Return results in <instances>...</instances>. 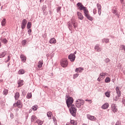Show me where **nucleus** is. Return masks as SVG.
<instances>
[{
  "label": "nucleus",
  "instance_id": "1",
  "mask_svg": "<svg viewBox=\"0 0 125 125\" xmlns=\"http://www.w3.org/2000/svg\"><path fill=\"white\" fill-rule=\"evenodd\" d=\"M67 25L70 30H71V28L73 27L74 29H77L78 28V22L75 20L74 18H72L70 21L67 22Z\"/></svg>",
  "mask_w": 125,
  "mask_h": 125
},
{
  "label": "nucleus",
  "instance_id": "2",
  "mask_svg": "<svg viewBox=\"0 0 125 125\" xmlns=\"http://www.w3.org/2000/svg\"><path fill=\"white\" fill-rule=\"evenodd\" d=\"M68 108H69V111L72 116H73V117H76L77 114V108L75 104L71 105Z\"/></svg>",
  "mask_w": 125,
  "mask_h": 125
},
{
  "label": "nucleus",
  "instance_id": "3",
  "mask_svg": "<svg viewBox=\"0 0 125 125\" xmlns=\"http://www.w3.org/2000/svg\"><path fill=\"white\" fill-rule=\"evenodd\" d=\"M83 105H84V101L83 100L80 99L76 101V106L77 108H81Z\"/></svg>",
  "mask_w": 125,
  "mask_h": 125
},
{
  "label": "nucleus",
  "instance_id": "4",
  "mask_svg": "<svg viewBox=\"0 0 125 125\" xmlns=\"http://www.w3.org/2000/svg\"><path fill=\"white\" fill-rule=\"evenodd\" d=\"M67 106L68 108H70L71 105H73V102H74V99L71 97H67V99L66 100Z\"/></svg>",
  "mask_w": 125,
  "mask_h": 125
},
{
  "label": "nucleus",
  "instance_id": "5",
  "mask_svg": "<svg viewBox=\"0 0 125 125\" xmlns=\"http://www.w3.org/2000/svg\"><path fill=\"white\" fill-rule=\"evenodd\" d=\"M68 59L70 60L71 62H74L76 60V55L75 54L71 53L68 56Z\"/></svg>",
  "mask_w": 125,
  "mask_h": 125
},
{
  "label": "nucleus",
  "instance_id": "6",
  "mask_svg": "<svg viewBox=\"0 0 125 125\" xmlns=\"http://www.w3.org/2000/svg\"><path fill=\"white\" fill-rule=\"evenodd\" d=\"M13 106L14 107H18L19 109H21L22 107V103L20 101H18L16 104H14Z\"/></svg>",
  "mask_w": 125,
  "mask_h": 125
},
{
  "label": "nucleus",
  "instance_id": "7",
  "mask_svg": "<svg viewBox=\"0 0 125 125\" xmlns=\"http://www.w3.org/2000/svg\"><path fill=\"white\" fill-rule=\"evenodd\" d=\"M61 65L63 68H66L68 66V61L66 60L62 61L61 62Z\"/></svg>",
  "mask_w": 125,
  "mask_h": 125
},
{
  "label": "nucleus",
  "instance_id": "8",
  "mask_svg": "<svg viewBox=\"0 0 125 125\" xmlns=\"http://www.w3.org/2000/svg\"><path fill=\"white\" fill-rule=\"evenodd\" d=\"M27 20L26 19H23L21 22V27L22 30H24L26 27V25H27Z\"/></svg>",
  "mask_w": 125,
  "mask_h": 125
},
{
  "label": "nucleus",
  "instance_id": "9",
  "mask_svg": "<svg viewBox=\"0 0 125 125\" xmlns=\"http://www.w3.org/2000/svg\"><path fill=\"white\" fill-rule=\"evenodd\" d=\"M111 109L114 113L118 112V108H117V105H116V104H111Z\"/></svg>",
  "mask_w": 125,
  "mask_h": 125
},
{
  "label": "nucleus",
  "instance_id": "10",
  "mask_svg": "<svg viewBox=\"0 0 125 125\" xmlns=\"http://www.w3.org/2000/svg\"><path fill=\"white\" fill-rule=\"evenodd\" d=\"M77 6H78L79 9H80V10H83L84 8H85V7H84L83 5V4L81 2H78L77 4Z\"/></svg>",
  "mask_w": 125,
  "mask_h": 125
},
{
  "label": "nucleus",
  "instance_id": "11",
  "mask_svg": "<svg viewBox=\"0 0 125 125\" xmlns=\"http://www.w3.org/2000/svg\"><path fill=\"white\" fill-rule=\"evenodd\" d=\"M116 93L119 96H121L122 93L121 92V90L120 89V87L117 86L115 88Z\"/></svg>",
  "mask_w": 125,
  "mask_h": 125
},
{
  "label": "nucleus",
  "instance_id": "12",
  "mask_svg": "<svg viewBox=\"0 0 125 125\" xmlns=\"http://www.w3.org/2000/svg\"><path fill=\"white\" fill-rule=\"evenodd\" d=\"M97 8L98 9V14L100 16V15H101V11H102L101 5H100V4H99V3H97Z\"/></svg>",
  "mask_w": 125,
  "mask_h": 125
},
{
  "label": "nucleus",
  "instance_id": "13",
  "mask_svg": "<svg viewBox=\"0 0 125 125\" xmlns=\"http://www.w3.org/2000/svg\"><path fill=\"white\" fill-rule=\"evenodd\" d=\"M87 117L89 120H90V121H95V120H96V118H95V117L91 116L89 114L87 115Z\"/></svg>",
  "mask_w": 125,
  "mask_h": 125
},
{
  "label": "nucleus",
  "instance_id": "14",
  "mask_svg": "<svg viewBox=\"0 0 125 125\" xmlns=\"http://www.w3.org/2000/svg\"><path fill=\"white\" fill-rule=\"evenodd\" d=\"M77 15L78 16L79 19L80 20H83V14L80 12H77Z\"/></svg>",
  "mask_w": 125,
  "mask_h": 125
},
{
  "label": "nucleus",
  "instance_id": "15",
  "mask_svg": "<svg viewBox=\"0 0 125 125\" xmlns=\"http://www.w3.org/2000/svg\"><path fill=\"white\" fill-rule=\"evenodd\" d=\"M83 71V67L76 68L75 69L76 73H82Z\"/></svg>",
  "mask_w": 125,
  "mask_h": 125
},
{
  "label": "nucleus",
  "instance_id": "16",
  "mask_svg": "<svg viewBox=\"0 0 125 125\" xmlns=\"http://www.w3.org/2000/svg\"><path fill=\"white\" fill-rule=\"evenodd\" d=\"M83 11L84 16H86V15L89 14V12L88 11V10H87V8H86V7H85V8H84Z\"/></svg>",
  "mask_w": 125,
  "mask_h": 125
},
{
  "label": "nucleus",
  "instance_id": "17",
  "mask_svg": "<svg viewBox=\"0 0 125 125\" xmlns=\"http://www.w3.org/2000/svg\"><path fill=\"white\" fill-rule=\"evenodd\" d=\"M108 107H109V104L107 103L104 104L102 106V109H104V110L107 109V108Z\"/></svg>",
  "mask_w": 125,
  "mask_h": 125
},
{
  "label": "nucleus",
  "instance_id": "18",
  "mask_svg": "<svg viewBox=\"0 0 125 125\" xmlns=\"http://www.w3.org/2000/svg\"><path fill=\"white\" fill-rule=\"evenodd\" d=\"M85 16V17H86L87 19H88V20H89L90 21H92L93 20V18L91 17L90 15H89V14Z\"/></svg>",
  "mask_w": 125,
  "mask_h": 125
},
{
  "label": "nucleus",
  "instance_id": "19",
  "mask_svg": "<svg viewBox=\"0 0 125 125\" xmlns=\"http://www.w3.org/2000/svg\"><path fill=\"white\" fill-rule=\"evenodd\" d=\"M95 49L98 51V52H100L101 51V48L99 47V45L98 44H96L95 46Z\"/></svg>",
  "mask_w": 125,
  "mask_h": 125
},
{
  "label": "nucleus",
  "instance_id": "20",
  "mask_svg": "<svg viewBox=\"0 0 125 125\" xmlns=\"http://www.w3.org/2000/svg\"><path fill=\"white\" fill-rule=\"evenodd\" d=\"M21 61L22 62H25L26 60V57L24 56V55H21Z\"/></svg>",
  "mask_w": 125,
  "mask_h": 125
},
{
  "label": "nucleus",
  "instance_id": "21",
  "mask_svg": "<svg viewBox=\"0 0 125 125\" xmlns=\"http://www.w3.org/2000/svg\"><path fill=\"white\" fill-rule=\"evenodd\" d=\"M50 43H56V40H55V38H53L50 39L49 41Z\"/></svg>",
  "mask_w": 125,
  "mask_h": 125
},
{
  "label": "nucleus",
  "instance_id": "22",
  "mask_svg": "<svg viewBox=\"0 0 125 125\" xmlns=\"http://www.w3.org/2000/svg\"><path fill=\"white\" fill-rule=\"evenodd\" d=\"M25 71L23 69H21L19 71V75H23V74H25Z\"/></svg>",
  "mask_w": 125,
  "mask_h": 125
},
{
  "label": "nucleus",
  "instance_id": "23",
  "mask_svg": "<svg viewBox=\"0 0 125 125\" xmlns=\"http://www.w3.org/2000/svg\"><path fill=\"white\" fill-rule=\"evenodd\" d=\"M120 97H121V96H114L113 97V100L114 101L117 102L119 100V98H120Z\"/></svg>",
  "mask_w": 125,
  "mask_h": 125
},
{
  "label": "nucleus",
  "instance_id": "24",
  "mask_svg": "<svg viewBox=\"0 0 125 125\" xmlns=\"http://www.w3.org/2000/svg\"><path fill=\"white\" fill-rule=\"evenodd\" d=\"M42 64H43V62H42V61H40L38 62V67L42 68Z\"/></svg>",
  "mask_w": 125,
  "mask_h": 125
},
{
  "label": "nucleus",
  "instance_id": "25",
  "mask_svg": "<svg viewBox=\"0 0 125 125\" xmlns=\"http://www.w3.org/2000/svg\"><path fill=\"white\" fill-rule=\"evenodd\" d=\"M47 116L49 118V120H51V116H52V112L49 111L47 113Z\"/></svg>",
  "mask_w": 125,
  "mask_h": 125
},
{
  "label": "nucleus",
  "instance_id": "26",
  "mask_svg": "<svg viewBox=\"0 0 125 125\" xmlns=\"http://www.w3.org/2000/svg\"><path fill=\"white\" fill-rule=\"evenodd\" d=\"M19 97H20V94L18 92L16 93L15 95V98L16 100H17Z\"/></svg>",
  "mask_w": 125,
  "mask_h": 125
},
{
  "label": "nucleus",
  "instance_id": "27",
  "mask_svg": "<svg viewBox=\"0 0 125 125\" xmlns=\"http://www.w3.org/2000/svg\"><path fill=\"white\" fill-rule=\"evenodd\" d=\"M35 123H36V124H38V125H42V124H43V122L40 120H37Z\"/></svg>",
  "mask_w": 125,
  "mask_h": 125
},
{
  "label": "nucleus",
  "instance_id": "28",
  "mask_svg": "<svg viewBox=\"0 0 125 125\" xmlns=\"http://www.w3.org/2000/svg\"><path fill=\"white\" fill-rule=\"evenodd\" d=\"M6 53H7V52H6V51L2 52L1 53V54L0 55V58H3L4 56H5V55H6Z\"/></svg>",
  "mask_w": 125,
  "mask_h": 125
},
{
  "label": "nucleus",
  "instance_id": "29",
  "mask_svg": "<svg viewBox=\"0 0 125 125\" xmlns=\"http://www.w3.org/2000/svg\"><path fill=\"white\" fill-rule=\"evenodd\" d=\"M102 42L104 43V42L105 43H108V42H109V39L104 38L102 40Z\"/></svg>",
  "mask_w": 125,
  "mask_h": 125
},
{
  "label": "nucleus",
  "instance_id": "30",
  "mask_svg": "<svg viewBox=\"0 0 125 125\" xmlns=\"http://www.w3.org/2000/svg\"><path fill=\"white\" fill-rule=\"evenodd\" d=\"M105 76H106V74H105L104 73H101L100 74V77L102 79H104L105 78Z\"/></svg>",
  "mask_w": 125,
  "mask_h": 125
},
{
  "label": "nucleus",
  "instance_id": "31",
  "mask_svg": "<svg viewBox=\"0 0 125 125\" xmlns=\"http://www.w3.org/2000/svg\"><path fill=\"white\" fill-rule=\"evenodd\" d=\"M37 120V117L35 115H32L31 116V122H35Z\"/></svg>",
  "mask_w": 125,
  "mask_h": 125
},
{
  "label": "nucleus",
  "instance_id": "32",
  "mask_svg": "<svg viewBox=\"0 0 125 125\" xmlns=\"http://www.w3.org/2000/svg\"><path fill=\"white\" fill-rule=\"evenodd\" d=\"M24 83V81L23 80H19L18 81V84L19 85V86H21L23 83Z\"/></svg>",
  "mask_w": 125,
  "mask_h": 125
},
{
  "label": "nucleus",
  "instance_id": "33",
  "mask_svg": "<svg viewBox=\"0 0 125 125\" xmlns=\"http://www.w3.org/2000/svg\"><path fill=\"white\" fill-rule=\"evenodd\" d=\"M8 94V89H4L3 91V95H7Z\"/></svg>",
  "mask_w": 125,
  "mask_h": 125
},
{
  "label": "nucleus",
  "instance_id": "34",
  "mask_svg": "<svg viewBox=\"0 0 125 125\" xmlns=\"http://www.w3.org/2000/svg\"><path fill=\"white\" fill-rule=\"evenodd\" d=\"M32 98V93H28L27 96H26V98H27V99H30V98Z\"/></svg>",
  "mask_w": 125,
  "mask_h": 125
},
{
  "label": "nucleus",
  "instance_id": "35",
  "mask_svg": "<svg viewBox=\"0 0 125 125\" xmlns=\"http://www.w3.org/2000/svg\"><path fill=\"white\" fill-rule=\"evenodd\" d=\"M6 20L5 19H4L1 22V24L2 25V26H4L5 25V23H6Z\"/></svg>",
  "mask_w": 125,
  "mask_h": 125
},
{
  "label": "nucleus",
  "instance_id": "36",
  "mask_svg": "<svg viewBox=\"0 0 125 125\" xmlns=\"http://www.w3.org/2000/svg\"><path fill=\"white\" fill-rule=\"evenodd\" d=\"M32 108L33 111H37V110H38V105H35L34 106H32Z\"/></svg>",
  "mask_w": 125,
  "mask_h": 125
},
{
  "label": "nucleus",
  "instance_id": "37",
  "mask_svg": "<svg viewBox=\"0 0 125 125\" xmlns=\"http://www.w3.org/2000/svg\"><path fill=\"white\" fill-rule=\"evenodd\" d=\"M112 13H113L115 15H117V9H116V8L113 9V10H112Z\"/></svg>",
  "mask_w": 125,
  "mask_h": 125
},
{
  "label": "nucleus",
  "instance_id": "38",
  "mask_svg": "<svg viewBox=\"0 0 125 125\" xmlns=\"http://www.w3.org/2000/svg\"><path fill=\"white\" fill-rule=\"evenodd\" d=\"M31 26H32V24L31 23V22H28L27 24V28L30 29L31 28Z\"/></svg>",
  "mask_w": 125,
  "mask_h": 125
},
{
  "label": "nucleus",
  "instance_id": "39",
  "mask_svg": "<svg viewBox=\"0 0 125 125\" xmlns=\"http://www.w3.org/2000/svg\"><path fill=\"white\" fill-rule=\"evenodd\" d=\"M70 124L73 125H77V122L75 121V120H71Z\"/></svg>",
  "mask_w": 125,
  "mask_h": 125
},
{
  "label": "nucleus",
  "instance_id": "40",
  "mask_svg": "<svg viewBox=\"0 0 125 125\" xmlns=\"http://www.w3.org/2000/svg\"><path fill=\"white\" fill-rule=\"evenodd\" d=\"M110 81H111V79H110L109 77H107L105 79V83H110Z\"/></svg>",
  "mask_w": 125,
  "mask_h": 125
},
{
  "label": "nucleus",
  "instance_id": "41",
  "mask_svg": "<svg viewBox=\"0 0 125 125\" xmlns=\"http://www.w3.org/2000/svg\"><path fill=\"white\" fill-rule=\"evenodd\" d=\"M110 91H107L105 93V95L106 97H110Z\"/></svg>",
  "mask_w": 125,
  "mask_h": 125
},
{
  "label": "nucleus",
  "instance_id": "42",
  "mask_svg": "<svg viewBox=\"0 0 125 125\" xmlns=\"http://www.w3.org/2000/svg\"><path fill=\"white\" fill-rule=\"evenodd\" d=\"M78 77H79V74L78 73L74 74L73 75V79H76V78H78Z\"/></svg>",
  "mask_w": 125,
  "mask_h": 125
},
{
  "label": "nucleus",
  "instance_id": "43",
  "mask_svg": "<svg viewBox=\"0 0 125 125\" xmlns=\"http://www.w3.org/2000/svg\"><path fill=\"white\" fill-rule=\"evenodd\" d=\"M1 42H3V43H7V40L6 39H4L1 41Z\"/></svg>",
  "mask_w": 125,
  "mask_h": 125
},
{
  "label": "nucleus",
  "instance_id": "44",
  "mask_svg": "<svg viewBox=\"0 0 125 125\" xmlns=\"http://www.w3.org/2000/svg\"><path fill=\"white\" fill-rule=\"evenodd\" d=\"M110 59H109V58H106L104 60V62L105 63H110Z\"/></svg>",
  "mask_w": 125,
  "mask_h": 125
},
{
  "label": "nucleus",
  "instance_id": "45",
  "mask_svg": "<svg viewBox=\"0 0 125 125\" xmlns=\"http://www.w3.org/2000/svg\"><path fill=\"white\" fill-rule=\"evenodd\" d=\"M53 121L55 124V125H57V123L56 122V118L55 117H53Z\"/></svg>",
  "mask_w": 125,
  "mask_h": 125
},
{
  "label": "nucleus",
  "instance_id": "46",
  "mask_svg": "<svg viewBox=\"0 0 125 125\" xmlns=\"http://www.w3.org/2000/svg\"><path fill=\"white\" fill-rule=\"evenodd\" d=\"M60 10H61V7H58L57 9V12H60Z\"/></svg>",
  "mask_w": 125,
  "mask_h": 125
},
{
  "label": "nucleus",
  "instance_id": "47",
  "mask_svg": "<svg viewBox=\"0 0 125 125\" xmlns=\"http://www.w3.org/2000/svg\"><path fill=\"white\" fill-rule=\"evenodd\" d=\"M26 42H27V41L26 40H23L22 41V45H25Z\"/></svg>",
  "mask_w": 125,
  "mask_h": 125
},
{
  "label": "nucleus",
  "instance_id": "48",
  "mask_svg": "<svg viewBox=\"0 0 125 125\" xmlns=\"http://www.w3.org/2000/svg\"><path fill=\"white\" fill-rule=\"evenodd\" d=\"M28 29H29L28 31V34L29 36H31V33L32 32V30L30 29V28Z\"/></svg>",
  "mask_w": 125,
  "mask_h": 125
},
{
  "label": "nucleus",
  "instance_id": "49",
  "mask_svg": "<svg viewBox=\"0 0 125 125\" xmlns=\"http://www.w3.org/2000/svg\"><path fill=\"white\" fill-rule=\"evenodd\" d=\"M85 101H88V102H89V103L90 104H91L92 103V101H91V100L86 99V100H85Z\"/></svg>",
  "mask_w": 125,
  "mask_h": 125
},
{
  "label": "nucleus",
  "instance_id": "50",
  "mask_svg": "<svg viewBox=\"0 0 125 125\" xmlns=\"http://www.w3.org/2000/svg\"><path fill=\"white\" fill-rule=\"evenodd\" d=\"M10 61V56H8V59L6 61V62H9Z\"/></svg>",
  "mask_w": 125,
  "mask_h": 125
},
{
  "label": "nucleus",
  "instance_id": "51",
  "mask_svg": "<svg viewBox=\"0 0 125 125\" xmlns=\"http://www.w3.org/2000/svg\"><path fill=\"white\" fill-rule=\"evenodd\" d=\"M115 125H121V123L119 121H117Z\"/></svg>",
  "mask_w": 125,
  "mask_h": 125
},
{
  "label": "nucleus",
  "instance_id": "52",
  "mask_svg": "<svg viewBox=\"0 0 125 125\" xmlns=\"http://www.w3.org/2000/svg\"><path fill=\"white\" fill-rule=\"evenodd\" d=\"M93 14H96V9H94L93 10Z\"/></svg>",
  "mask_w": 125,
  "mask_h": 125
},
{
  "label": "nucleus",
  "instance_id": "53",
  "mask_svg": "<svg viewBox=\"0 0 125 125\" xmlns=\"http://www.w3.org/2000/svg\"><path fill=\"white\" fill-rule=\"evenodd\" d=\"M120 2L121 3H122V4H124V0H120Z\"/></svg>",
  "mask_w": 125,
  "mask_h": 125
},
{
  "label": "nucleus",
  "instance_id": "54",
  "mask_svg": "<svg viewBox=\"0 0 125 125\" xmlns=\"http://www.w3.org/2000/svg\"><path fill=\"white\" fill-rule=\"evenodd\" d=\"M122 48H123V50L124 51H125V45H122Z\"/></svg>",
  "mask_w": 125,
  "mask_h": 125
},
{
  "label": "nucleus",
  "instance_id": "55",
  "mask_svg": "<svg viewBox=\"0 0 125 125\" xmlns=\"http://www.w3.org/2000/svg\"><path fill=\"white\" fill-rule=\"evenodd\" d=\"M10 117H11V119H13V114H11V115H10Z\"/></svg>",
  "mask_w": 125,
  "mask_h": 125
},
{
  "label": "nucleus",
  "instance_id": "56",
  "mask_svg": "<svg viewBox=\"0 0 125 125\" xmlns=\"http://www.w3.org/2000/svg\"><path fill=\"white\" fill-rule=\"evenodd\" d=\"M22 94L23 95H26V92H25L24 91L22 92Z\"/></svg>",
  "mask_w": 125,
  "mask_h": 125
},
{
  "label": "nucleus",
  "instance_id": "57",
  "mask_svg": "<svg viewBox=\"0 0 125 125\" xmlns=\"http://www.w3.org/2000/svg\"><path fill=\"white\" fill-rule=\"evenodd\" d=\"M97 81H98V82H100V77H99V78L97 79Z\"/></svg>",
  "mask_w": 125,
  "mask_h": 125
},
{
  "label": "nucleus",
  "instance_id": "58",
  "mask_svg": "<svg viewBox=\"0 0 125 125\" xmlns=\"http://www.w3.org/2000/svg\"><path fill=\"white\" fill-rule=\"evenodd\" d=\"M73 54H74V55L75 54H77V51H75Z\"/></svg>",
  "mask_w": 125,
  "mask_h": 125
},
{
  "label": "nucleus",
  "instance_id": "59",
  "mask_svg": "<svg viewBox=\"0 0 125 125\" xmlns=\"http://www.w3.org/2000/svg\"><path fill=\"white\" fill-rule=\"evenodd\" d=\"M66 125H70V123H66Z\"/></svg>",
  "mask_w": 125,
  "mask_h": 125
},
{
  "label": "nucleus",
  "instance_id": "60",
  "mask_svg": "<svg viewBox=\"0 0 125 125\" xmlns=\"http://www.w3.org/2000/svg\"><path fill=\"white\" fill-rule=\"evenodd\" d=\"M1 46V43H0V47Z\"/></svg>",
  "mask_w": 125,
  "mask_h": 125
},
{
  "label": "nucleus",
  "instance_id": "61",
  "mask_svg": "<svg viewBox=\"0 0 125 125\" xmlns=\"http://www.w3.org/2000/svg\"><path fill=\"white\" fill-rule=\"evenodd\" d=\"M70 0V1H74V0Z\"/></svg>",
  "mask_w": 125,
  "mask_h": 125
},
{
  "label": "nucleus",
  "instance_id": "62",
  "mask_svg": "<svg viewBox=\"0 0 125 125\" xmlns=\"http://www.w3.org/2000/svg\"><path fill=\"white\" fill-rule=\"evenodd\" d=\"M1 125L0 122V125Z\"/></svg>",
  "mask_w": 125,
  "mask_h": 125
},
{
  "label": "nucleus",
  "instance_id": "63",
  "mask_svg": "<svg viewBox=\"0 0 125 125\" xmlns=\"http://www.w3.org/2000/svg\"><path fill=\"white\" fill-rule=\"evenodd\" d=\"M83 125H85V124H83Z\"/></svg>",
  "mask_w": 125,
  "mask_h": 125
}]
</instances>
